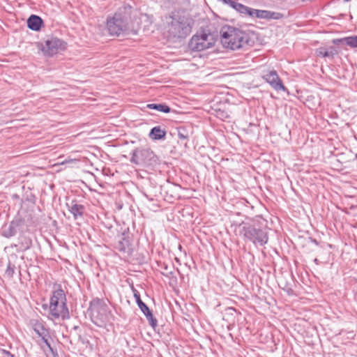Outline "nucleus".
<instances>
[{
	"mask_svg": "<svg viewBox=\"0 0 357 357\" xmlns=\"http://www.w3.org/2000/svg\"><path fill=\"white\" fill-rule=\"evenodd\" d=\"M15 273V266L12 265L10 262L8 264L7 268L5 271V275L8 278H12Z\"/></svg>",
	"mask_w": 357,
	"mask_h": 357,
	"instance_id": "obj_24",
	"label": "nucleus"
},
{
	"mask_svg": "<svg viewBox=\"0 0 357 357\" xmlns=\"http://www.w3.org/2000/svg\"><path fill=\"white\" fill-rule=\"evenodd\" d=\"M66 47V44L62 40L57 38H52L45 41L43 50L49 55L52 56L56 54L59 51L64 50Z\"/></svg>",
	"mask_w": 357,
	"mask_h": 357,
	"instance_id": "obj_9",
	"label": "nucleus"
},
{
	"mask_svg": "<svg viewBox=\"0 0 357 357\" xmlns=\"http://www.w3.org/2000/svg\"><path fill=\"white\" fill-rule=\"evenodd\" d=\"M178 137L181 140H186L189 138V135L185 128H180L178 129Z\"/></svg>",
	"mask_w": 357,
	"mask_h": 357,
	"instance_id": "obj_25",
	"label": "nucleus"
},
{
	"mask_svg": "<svg viewBox=\"0 0 357 357\" xmlns=\"http://www.w3.org/2000/svg\"><path fill=\"white\" fill-rule=\"evenodd\" d=\"M345 2H348L350 0H344Z\"/></svg>",
	"mask_w": 357,
	"mask_h": 357,
	"instance_id": "obj_31",
	"label": "nucleus"
},
{
	"mask_svg": "<svg viewBox=\"0 0 357 357\" xmlns=\"http://www.w3.org/2000/svg\"><path fill=\"white\" fill-rule=\"evenodd\" d=\"M214 44L213 36L209 32L201 31L191 38L188 46L193 52H201L212 47Z\"/></svg>",
	"mask_w": 357,
	"mask_h": 357,
	"instance_id": "obj_5",
	"label": "nucleus"
},
{
	"mask_svg": "<svg viewBox=\"0 0 357 357\" xmlns=\"http://www.w3.org/2000/svg\"><path fill=\"white\" fill-rule=\"evenodd\" d=\"M214 115L222 120V121H225V119H228L229 117V113L225 111V109H214Z\"/></svg>",
	"mask_w": 357,
	"mask_h": 357,
	"instance_id": "obj_20",
	"label": "nucleus"
},
{
	"mask_svg": "<svg viewBox=\"0 0 357 357\" xmlns=\"http://www.w3.org/2000/svg\"><path fill=\"white\" fill-rule=\"evenodd\" d=\"M31 324L36 333H37L38 336L42 338L44 343L47 346L48 348H50V349L52 350L50 344L48 342V338L50 337L49 331L44 326L43 324L38 320L33 319L31 320Z\"/></svg>",
	"mask_w": 357,
	"mask_h": 357,
	"instance_id": "obj_10",
	"label": "nucleus"
},
{
	"mask_svg": "<svg viewBox=\"0 0 357 357\" xmlns=\"http://www.w3.org/2000/svg\"><path fill=\"white\" fill-rule=\"evenodd\" d=\"M3 353L4 354L3 357H16L15 355L12 354L10 352L8 351H3Z\"/></svg>",
	"mask_w": 357,
	"mask_h": 357,
	"instance_id": "obj_28",
	"label": "nucleus"
},
{
	"mask_svg": "<svg viewBox=\"0 0 357 357\" xmlns=\"http://www.w3.org/2000/svg\"><path fill=\"white\" fill-rule=\"evenodd\" d=\"M283 17V15L277 12H268V19L279 20Z\"/></svg>",
	"mask_w": 357,
	"mask_h": 357,
	"instance_id": "obj_26",
	"label": "nucleus"
},
{
	"mask_svg": "<svg viewBox=\"0 0 357 357\" xmlns=\"http://www.w3.org/2000/svg\"><path fill=\"white\" fill-rule=\"evenodd\" d=\"M42 24V19L37 15H32L27 20V26L30 29L33 31L40 30Z\"/></svg>",
	"mask_w": 357,
	"mask_h": 357,
	"instance_id": "obj_13",
	"label": "nucleus"
},
{
	"mask_svg": "<svg viewBox=\"0 0 357 357\" xmlns=\"http://www.w3.org/2000/svg\"><path fill=\"white\" fill-rule=\"evenodd\" d=\"M240 235L255 244L263 245L268 242L267 232L260 228H256L250 224L240 225Z\"/></svg>",
	"mask_w": 357,
	"mask_h": 357,
	"instance_id": "obj_6",
	"label": "nucleus"
},
{
	"mask_svg": "<svg viewBox=\"0 0 357 357\" xmlns=\"http://www.w3.org/2000/svg\"><path fill=\"white\" fill-rule=\"evenodd\" d=\"M147 108L151 109H155L161 112L169 113L171 110L170 107L165 104H155L151 103L147 105Z\"/></svg>",
	"mask_w": 357,
	"mask_h": 357,
	"instance_id": "obj_18",
	"label": "nucleus"
},
{
	"mask_svg": "<svg viewBox=\"0 0 357 357\" xmlns=\"http://www.w3.org/2000/svg\"><path fill=\"white\" fill-rule=\"evenodd\" d=\"M335 45L346 44L351 48H357V36L336 38L332 40Z\"/></svg>",
	"mask_w": 357,
	"mask_h": 357,
	"instance_id": "obj_11",
	"label": "nucleus"
},
{
	"mask_svg": "<svg viewBox=\"0 0 357 357\" xmlns=\"http://www.w3.org/2000/svg\"><path fill=\"white\" fill-rule=\"evenodd\" d=\"M93 315L95 314V313L98 312V309L95 307H93L91 310Z\"/></svg>",
	"mask_w": 357,
	"mask_h": 357,
	"instance_id": "obj_29",
	"label": "nucleus"
},
{
	"mask_svg": "<svg viewBox=\"0 0 357 357\" xmlns=\"http://www.w3.org/2000/svg\"><path fill=\"white\" fill-rule=\"evenodd\" d=\"M67 206L75 219H77L79 217H82L85 211L84 205L74 203V202H73L70 206L68 204H67Z\"/></svg>",
	"mask_w": 357,
	"mask_h": 357,
	"instance_id": "obj_12",
	"label": "nucleus"
},
{
	"mask_svg": "<svg viewBox=\"0 0 357 357\" xmlns=\"http://www.w3.org/2000/svg\"><path fill=\"white\" fill-rule=\"evenodd\" d=\"M262 78L275 90L283 91L286 90L285 86L275 70L264 72L262 75Z\"/></svg>",
	"mask_w": 357,
	"mask_h": 357,
	"instance_id": "obj_8",
	"label": "nucleus"
},
{
	"mask_svg": "<svg viewBox=\"0 0 357 357\" xmlns=\"http://www.w3.org/2000/svg\"><path fill=\"white\" fill-rule=\"evenodd\" d=\"M70 317L66 305V296L64 291L58 287L53 291L50 299L49 318L52 320H65Z\"/></svg>",
	"mask_w": 357,
	"mask_h": 357,
	"instance_id": "obj_3",
	"label": "nucleus"
},
{
	"mask_svg": "<svg viewBox=\"0 0 357 357\" xmlns=\"http://www.w3.org/2000/svg\"><path fill=\"white\" fill-rule=\"evenodd\" d=\"M356 158H357V154L356 155Z\"/></svg>",
	"mask_w": 357,
	"mask_h": 357,
	"instance_id": "obj_32",
	"label": "nucleus"
},
{
	"mask_svg": "<svg viewBox=\"0 0 357 357\" xmlns=\"http://www.w3.org/2000/svg\"><path fill=\"white\" fill-rule=\"evenodd\" d=\"M145 317H146L147 320L149 321L150 325L153 328H155L157 326V320L153 317V314L151 311L148 309L147 311H145V312H143Z\"/></svg>",
	"mask_w": 357,
	"mask_h": 357,
	"instance_id": "obj_21",
	"label": "nucleus"
},
{
	"mask_svg": "<svg viewBox=\"0 0 357 357\" xmlns=\"http://www.w3.org/2000/svg\"><path fill=\"white\" fill-rule=\"evenodd\" d=\"M337 54V51L334 47L331 46L328 49L320 47L317 50V54L321 57L333 58Z\"/></svg>",
	"mask_w": 357,
	"mask_h": 357,
	"instance_id": "obj_15",
	"label": "nucleus"
},
{
	"mask_svg": "<svg viewBox=\"0 0 357 357\" xmlns=\"http://www.w3.org/2000/svg\"><path fill=\"white\" fill-rule=\"evenodd\" d=\"M116 249L121 252H128L130 250V241L128 238L122 237L116 244Z\"/></svg>",
	"mask_w": 357,
	"mask_h": 357,
	"instance_id": "obj_16",
	"label": "nucleus"
},
{
	"mask_svg": "<svg viewBox=\"0 0 357 357\" xmlns=\"http://www.w3.org/2000/svg\"><path fill=\"white\" fill-rule=\"evenodd\" d=\"M231 3H230L229 6L237 11L238 8L237 6H240L241 3L234 1H232Z\"/></svg>",
	"mask_w": 357,
	"mask_h": 357,
	"instance_id": "obj_27",
	"label": "nucleus"
},
{
	"mask_svg": "<svg viewBox=\"0 0 357 357\" xmlns=\"http://www.w3.org/2000/svg\"><path fill=\"white\" fill-rule=\"evenodd\" d=\"M268 12L269 10H257L252 8V11H251L250 13V16L256 17L261 19H268Z\"/></svg>",
	"mask_w": 357,
	"mask_h": 357,
	"instance_id": "obj_19",
	"label": "nucleus"
},
{
	"mask_svg": "<svg viewBox=\"0 0 357 357\" xmlns=\"http://www.w3.org/2000/svg\"><path fill=\"white\" fill-rule=\"evenodd\" d=\"M16 234V229L15 225L11 223L8 229H5L3 232V236L6 238L13 236Z\"/></svg>",
	"mask_w": 357,
	"mask_h": 357,
	"instance_id": "obj_22",
	"label": "nucleus"
},
{
	"mask_svg": "<svg viewBox=\"0 0 357 357\" xmlns=\"http://www.w3.org/2000/svg\"><path fill=\"white\" fill-rule=\"evenodd\" d=\"M192 20L184 15L174 14L168 23V32L174 38H185L192 30Z\"/></svg>",
	"mask_w": 357,
	"mask_h": 357,
	"instance_id": "obj_4",
	"label": "nucleus"
},
{
	"mask_svg": "<svg viewBox=\"0 0 357 357\" xmlns=\"http://www.w3.org/2000/svg\"><path fill=\"white\" fill-rule=\"evenodd\" d=\"M237 6L238 8L237 12H238L239 13L244 15L250 16V13H251V11H252V8H249L242 3H241L240 6Z\"/></svg>",
	"mask_w": 357,
	"mask_h": 357,
	"instance_id": "obj_23",
	"label": "nucleus"
},
{
	"mask_svg": "<svg viewBox=\"0 0 357 357\" xmlns=\"http://www.w3.org/2000/svg\"><path fill=\"white\" fill-rule=\"evenodd\" d=\"M132 290L138 307L142 312H145V311H147L148 309H149V307L141 300L140 294L138 291L133 287H132Z\"/></svg>",
	"mask_w": 357,
	"mask_h": 357,
	"instance_id": "obj_17",
	"label": "nucleus"
},
{
	"mask_svg": "<svg viewBox=\"0 0 357 357\" xmlns=\"http://www.w3.org/2000/svg\"><path fill=\"white\" fill-rule=\"evenodd\" d=\"M166 131L162 129L160 126L153 127L149 134V137L153 140H160L165 138Z\"/></svg>",
	"mask_w": 357,
	"mask_h": 357,
	"instance_id": "obj_14",
	"label": "nucleus"
},
{
	"mask_svg": "<svg viewBox=\"0 0 357 357\" xmlns=\"http://www.w3.org/2000/svg\"><path fill=\"white\" fill-rule=\"evenodd\" d=\"M68 162V161L65 160V161H63V162H61V165H63V164H66V163H67Z\"/></svg>",
	"mask_w": 357,
	"mask_h": 357,
	"instance_id": "obj_30",
	"label": "nucleus"
},
{
	"mask_svg": "<svg viewBox=\"0 0 357 357\" xmlns=\"http://www.w3.org/2000/svg\"><path fill=\"white\" fill-rule=\"evenodd\" d=\"M220 36L222 45L231 50L245 49L253 43L249 33L231 26H223Z\"/></svg>",
	"mask_w": 357,
	"mask_h": 357,
	"instance_id": "obj_1",
	"label": "nucleus"
},
{
	"mask_svg": "<svg viewBox=\"0 0 357 357\" xmlns=\"http://www.w3.org/2000/svg\"><path fill=\"white\" fill-rule=\"evenodd\" d=\"M158 157L150 149H136L132 153L130 162L139 165H155Z\"/></svg>",
	"mask_w": 357,
	"mask_h": 357,
	"instance_id": "obj_7",
	"label": "nucleus"
},
{
	"mask_svg": "<svg viewBox=\"0 0 357 357\" xmlns=\"http://www.w3.org/2000/svg\"><path fill=\"white\" fill-rule=\"evenodd\" d=\"M132 8L127 4L120 7L112 16L107 18V29L111 36H119L128 29Z\"/></svg>",
	"mask_w": 357,
	"mask_h": 357,
	"instance_id": "obj_2",
	"label": "nucleus"
}]
</instances>
